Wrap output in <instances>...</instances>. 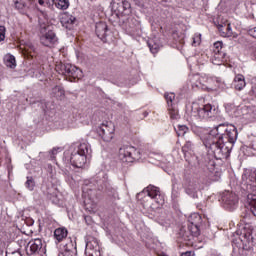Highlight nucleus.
Segmentation results:
<instances>
[{"mask_svg": "<svg viewBox=\"0 0 256 256\" xmlns=\"http://www.w3.org/2000/svg\"><path fill=\"white\" fill-rule=\"evenodd\" d=\"M26 253L27 255L47 256V250L43 247V240L39 238L30 240L26 246Z\"/></svg>", "mask_w": 256, "mask_h": 256, "instance_id": "f8f14e48", "label": "nucleus"}, {"mask_svg": "<svg viewBox=\"0 0 256 256\" xmlns=\"http://www.w3.org/2000/svg\"><path fill=\"white\" fill-rule=\"evenodd\" d=\"M221 203L227 211H235L239 207V196L235 192L224 191L221 194Z\"/></svg>", "mask_w": 256, "mask_h": 256, "instance_id": "9d476101", "label": "nucleus"}, {"mask_svg": "<svg viewBox=\"0 0 256 256\" xmlns=\"http://www.w3.org/2000/svg\"><path fill=\"white\" fill-rule=\"evenodd\" d=\"M112 10L117 15H129L131 13V3L127 0H113Z\"/></svg>", "mask_w": 256, "mask_h": 256, "instance_id": "2eb2a0df", "label": "nucleus"}, {"mask_svg": "<svg viewBox=\"0 0 256 256\" xmlns=\"http://www.w3.org/2000/svg\"><path fill=\"white\" fill-rule=\"evenodd\" d=\"M14 247H17V242H12L7 247L6 256H23V254H21V249L20 248L14 249Z\"/></svg>", "mask_w": 256, "mask_h": 256, "instance_id": "bb28decb", "label": "nucleus"}, {"mask_svg": "<svg viewBox=\"0 0 256 256\" xmlns=\"http://www.w3.org/2000/svg\"><path fill=\"white\" fill-rule=\"evenodd\" d=\"M39 37L40 43L44 47H49L50 49L59 45V37H57V33L53 29V25H49L45 22H41L39 20Z\"/></svg>", "mask_w": 256, "mask_h": 256, "instance_id": "423d86ee", "label": "nucleus"}, {"mask_svg": "<svg viewBox=\"0 0 256 256\" xmlns=\"http://www.w3.org/2000/svg\"><path fill=\"white\" fill-rule=\"evenodd\" d=\"M55 69L60 75L69 77L70 81H73V79H81V77H83V71L70 63L58 62Z\"/></svg>", "mask_w": 256, "mask_h": 256, "instance_id": "6e6552de", "label": "nucleus"}, {"mask_svg": "<svg viewBox=\"0 0 256 256\" xmlns=\"http://www.w3.org/2000/svg\"><path fill=\"white\" fill-rule=\"evenodd\" d=\"M224 61H227L225 59V52H213L211 57L213 65H222Z\"/></svg>", "mask_w": 256, "mask_h": 256, "instance_id": "a878e982", "label": "nucleus"}, {"mask_svg": "<svg viewBox=\"0 0 256 256\" xmlns=\"http://www.w3.org/2000/svg\"><path fill=\"white\" fill-rule=\"evenodd\" d=\"M75 21H77V18L70 14H64L61 18V23L66 29H72L73 25H75Z\"/></svg>", "mask_w": 256, "mask_h": 256, "instance_id": "393cba45", "label": "nucleus"}, {"mask_svg": "<svg viewBox=\"0 0 256 256\" xmlns=\"http://www.w3.org/2000/svg\"><path fill=\"white\" fill-rule=\"evenodd\" d=\"M223 42H215L213 45V53H223Z\"/></svg>", "mask_w": 256, "mask_h": 256, "instance_id": "ea45409f", "label": "nucleus"}, {"mask_svg": "<svg viewBox=\"0 0 256 256\" xmlns=\"http://www.w3.org/2000/svg\"><path fill=\"white\" fill-rule=\"evenodd\" d=\"M67 229L66 228H57L54 231V237L56 239V241H58L59 243H61V241H63V239L67 238Z\"/></svg>", "mask_w": 256, "mask_h": 256, "instance_id": "cd10ccee", "label": "nucleus"}, {"mask_svg": "<svg viewBox=\"0 0 256 256\" xmlns=\"http://www.w3.org/2000/svg\"><path fill=\"white\" fill-rule=\"evenodd\" d=\"M20 243H21V244L25 243V240H20Z\"/></svg>", "mask_w": 256, "mask_h": 256, "instance_id": "09e8293b", "label": "nucleus"}, {"mask_svg": "<svg viewBox=\"0 0 256 256\" xmlns=\"http://www.w3.org/2000/svg\"><path fill=\"white\" fill-rule=\"evenodd\" d=\"M248 95L249 97L252 99V100H255L256 99V84H254L250 91L248 92Z\"/></svg>", "mask_w": 256, "mask_h": 256, "instance_id": "79ce46f5", "label": "nucleus"}, {"mask_svg": "<svg viewBox=\"0 0 256 256\" xmlns=\"http://www.w3.org/2000/svg\"><path fill=\"white\" fill-rule=\"evenodd\" d=\"M82 195L84 197V205L95 209L97 200L101 197V193H105L108 197H117V190L109 184V179L105 171H100L94 179L86 182L82 187Z\"/></svg>", "mask_w": 256, "mask_h": 256, "instance_id": "f03ea898", "label": "nucleus"}, {"mask_svg": "<svg viewBox=\"0 0 256 256\" xmlns=\"http://www.w3.org/2000/svg\"><path fill=\"white\" fill-rule=\"evenodd\" d=\"M7 32V29L5 26H0V41H5V33Z\"/></svg>", "mask_w": 256, "mask_h": 256, "instance_id": "c03bdc74", "label": "nucleus"}, {"mask_svg": "<svg viewBox=\"0 0 256 256\" xmlns=\"http://www.w3.org/2000/svg\"><path fill=\"white\" fill-rule=\"evenodd\" d=\"M126 32L128 35H141V22L137 18L129 17L126 22Z\"/></svg>", "mask_w": 256, "mask_h": 256, "instance_id": "f3484780", "label": "nucleus"}, {"mask_svg": "<svg viewBox=\"0 0 256 256\" xmlns=\"http://www.w3.org/2000/svg\"><path fill=\"white\" fill-rule=\"evenodd\" d=\"M164 97L167 101L168 107H173V101H175V93H165Z\"/></svg>", "mask_w": 256, "mask_h": 256, "instance_id": "c9c22d12", "label": "nucleus"}, {"mask_svg": "<svg viewBox=\"0 0 256 256\" xmlns=\"http://www.w3.org/2000/svg\"><path fill=\"white\" fill-rule=\"evenodd\" d=\"M40 13H41V15H42L45 19H47V12H45V11H40Z\"/></svg>", "mask_w": 256, "mask_h": 256, "instance_id": "49530a36", "label": "nucleus"}, {"mask_svg": "<svg viewBox=\"0 0 256 256\" xmlns=\"http://www.w3.org/2000/svg\"><path fill=\"white\" fill-rule=\"evenodd\" d=\"M49 5H55L56 9L60 11H67V8L70 7L71 2L69 0H47Z\"/></svg>", "mask_w": 256, "mask_h": 256, "instance_id": "b1692460", "label": "nucleus"}, {"mask_svg": "<svg viewBox=\"0 0 256 256\" xmlns=\"http://www.w3.org/2000/svg\"><path fill=\"white\" fill-rule=\"evenodd\" d=\"M69 151L70 156H65L64 161L77 169H83L87 163V156L91 155V145L85 141L75 142L70 146Z\"/></svg>", "mask_w": 256, "mask_h": 256, "instance_id": "20e7f679", "label": "nucleus"}, {"mask_svg": "<svg viewBox=\"0 0 256 256\" xmlns=\"http://www.w3.org/2000/svg\"><path fill=\"white\" fill-rule=\"evenodd\" d=\"M193 133L202 141L204 147L215 159H229L233 145L237 142L239 132L233 124L223 123L208 130L204 127H194Z\"/></svg>", "mask_w": 256, "mask_h": 256, "instance_id": "f257e3e1", "label": "nucleus"}, {"mask_svg": "<svg viewBox=\"0 0 256 256\" xmlns=\"http://www.w3.org/2000/svg\"><path fill=\"white\" fill-rule=\"evenodd\" d=\"M96 131L105 143H110V141H113V137H115V125L111 122L102 123Z\"/></svg>", "mask_w": 256, "mask_h": 256, "instance_id": "9b49d317", "label": "nucleus"}, {"mask_svg": "<svg viewBox=\"0 0 256 256\" xmlns=\"http://www.w3.org/2000/svg\"><path fill=\"white\" fill-rule=\"evenodd\" d=\"M245 85H247L245 82V76L242 74H237L233 81L234 89H236V91H243V89H245Z\"/></svg>", "mask_w": 256, "mask_h": 256, "instance_id": "5701e85b", "label": "nucleus"}, {"mask_svg": "<svg viewBox=\"0 0 256 256\" xmlns=\"http://www.w3.org/2000/svg\"><path fill=\"white\" fill-rule=\"evenodd\" d=\"M188 227L195 235H201V230H199V225H201V215L198 213H192L188 218Z\"/></svg>", "mask_w": 256, "mask_h": 256, "instance_id": "6ab92c4d", "label": "nucleus"}, {"mask_svg": "<svg viewBox=\"0 0 256 256\" xmlns=\"http://www.w3.org/2000/svg\"><path fill=\"white\" fill-rule=\"evenodd\" d=\"M193 149H195V145L190 140L186 141L182 147V152L184 153L186 161L192 166L195 165V162L197 161V156L193 153Z\"/></svg>", "mask_w": 256, "mask_h": 256, "instance_id": "dca6fc26", "label": "nucleus"}, {"mask_svg": "<svg viewBox=\"0 0 256 256\" xmlns=\"http://www.w3.org/2000/svg\"><path fill=\"white\" fill-rule=\"evenodd\" d=\"M60 151H63L61 147H55L50 152H48V157L50 161H55V155H57V153H60Z\"/></svg>", "mask_w": 256, "mask_h": 256, "instance_id": "4c0bfd02", "label": "nucleus"}, {"mask_svg": "<svg viewBox=\"0 0 256 256\" xmlns=\"http://www.w3.org/2000/svg\"><path fill=\"white\" fill-rule=\"evenodd\" d=\"M39 5H45V0H38Z\"/></svg>", "mask_w": 256, "mask_h": 256, "instance_id": "de8ad7c7", "label": "nucleus"}, {"mask_svg": "<svg viewBox=\"0 0 256 256\" xmlns=\"http://www.w3.org/2000/svg\"><path fill=\"white\" fill-rule=\"evenodd\" d=\"M168 111L171 119H179V110L174 106H168Z\"/></svg>", "mask_w": 256, "mask_h": 256, "instance_id": "e433bc0d", "label": "nucleus"}, {"mask_svg": "<svg viewBox=\"0 0 256 256\" xmlns=\"http://www.w3.org/2000/svg\"><path fill=\"white\" fill-rule=\"evenodd\" d=\"M190 83L192 89H204L207 88V84H205V76H199V74L190 76Z\"/></svg>", "mask_w": 256, "mask_h": 256, "instance_id": "412c9836", "label": "nucleus"}, {"mask_svg": "<svg viewBox=\"0 0 256 256\" xmlns=\"http://www.w3.org/2000/svg\"><path fill=\"white\" fill-rule=\"evenodd\" d=\"M95 33L98 38H100L103 43H107V35H109V27L105 22L96 23Z\"/></svg>", "mask_w": 256, "mask_h": 256, "instance_id": "aec40b11", "label": "nucleus"}, {"mask_svg": "<svg viewBox=\"0 0 256 256\" xmlns=\"http://www.w3.org/2000/svg\"><path fill=\"white\" fill-rule=\"evenodd\" d=\"M192 39H193L192 45L194 47L201 45V34L199 33L194 34Z\"/></svg>", "mask_w": 256, "mask_h": 256, "instance_id": "a19ab883", "label": "nucleus"}, {"mask_svg": "<svg viewBox=\"0 0 256 256\" xmlns=\"http://www.w3.org/2000/svg\"><path fill=\"white\" fill-rule=\"evenodd\" d=\"M238 238L232 241L233 247L237 249H243L249 251L253 247V241H255L256 230L249 224H246L242 230L236 231Z\"/></svg>", "mask_w": 256, "mask_h": 256, "instance_id": "39448f33", "label": "nucleus"}, {"mask_svg": "<svg viewBox=\"0 0 256 256\" xmlns=\"http://www.w3.org/2000/svg\"><path fill=\"white\" fill-rule=\"evenodd\" d=\"M86 256H101V245L99 240L93 236H88L86 239Z\"/></svg>", "mask_w": 256, "mask_h": 256, "instance_id": "4468645a", "label": "nucleus"}, {"mask_svg": "<svg viewBox=\"0 0 256 256\" xmlns=\"http://www.w3.org/2000/svg\"><path fill=\"white\" fill-rule=\"evenodd\" d=\"M25 187L28 191H33L35 189V179H33L31 176L27 177Z\"/></svg>", "mask_w": 256, "mask_h": 256, "instance_id": "f704fd0d", "label": "nucleus"}, {"mask_svg": "<svg viewBox=\"0 0 256 256\" xmlns=\"http://www.w3.org/2000/svg\"><path fill=\"white\" fill-rule=\"evenodd\" d=\"M241 188L247 193L245 200L247 213H252L256 217V170H248L242 175Z\"/></svg>", "mask_w": 256, "mask_h": 256, "instance_id": "7ed1b4c3", "label": "nucleus"}, {"mask_svg": "<svg viewBox=\"0 0 256 256\" xmlns=\"http://www.w3.org/2000/svg\"><path fill=\"white\" fill-rule=\"evenodd\" d=\"M143 195H147V197L153 199L158 205H163V203H165L161 191L156 186L149 185L142 192L138 193V197H143Z\"/></svg>", "mask_w": 256, "mask_h": 256, "instance_id": "ddd939ff", "label": "nucleus"}, {"mask_svg": "<svg viewBox=\"0 0 256 256\" xmlns=\"http://www.w3.org/2000/svg\"><path fill=\"white\" fill-rule=\"evenodd\" d=\"M193 237H199V235H195L193 233V230H191L190 226H188L187 228L186 227L180 228L177 234V238L180 241H192Z\"/></svg>", "mask_w": 256, "mask_h": 256, "instance_id": "4be33fe9", "label": "nucleus"}, {"mask_svg": "<svg viewBox=\"0 0 256 256\" xmlns=\"http://www.w3.org/2000/svg\"><path fill=\"white\" fill-rule=\"evenodd\" d=\"M148 47L151 53L155 55V53H159V50L161 49V44H159V42H156L155 40H149Z\"/></svg>", "mask_w": 256, "mask_h": 256, "instance_id": "2f4dec72", "label": "nucleus"}, {"mask_svg": "<svg viewBox=\"0 0 256 256\" xmlns=\"http://www.w3.org/2000/svg\"><path fill=\"white\" fill-rule=\"evenodd\" d=\"M189 128H187V126L182 125L178 127V136L181 137V135H185V133H187Z\"/></svg>", "mask_w": 256, "mask_h": 256, "instance_id": "37998d69", "label": "nucleus"}, {"mask_svg": "<svg viewBox=\"0 0 256 256\" xmlns=\"http://www.w3.org/2000/svg\"><path fill=\"white\" fill-rule=\"evenodd\" d=\"M15 8L22 14H25V1L17 0L15 2Z\"/></svg>", "mask_w": 256, "mask_h": 256, "instance_id": "58836bf2", "label": "nucleus"}, {"mask_svg": "<svg viewBox=\"0 0 256 256\" xmlns=\"http://www.w3.org/2000/svg\"><path fill=\"white\" fill-rule=\"evenodd\" d=\"M185 193L188 194L192 199H197L199 197V187L197 186V181L186 179L183 184Z\"/></svg>", "mask_w": 256, "mask_h": 256, "instance_id": "a211bd4d", "label": "nucleus"}, {"mask_svg": "<svg viewBox=\"0 0 256 256\" xmlns=\"http://www.w3.org/2000/svg\"><path fill=\"white\" fill-rule=\"evenodd\" d=\"M4 63L6 65V67H9L10 69H15V67H17V63L15 61V56H13L11 54H7L4 57Z\"/></svg>", "mask_w": 256, "mask_h": 256, "instance_id": "c756f323", "label": "nucleus"}, {"mask_svg": "<svg viewBox=\"0 0 256 256\" xmlns=\"http://www.w3.org/2000/svg\"><path fill=\"white\" fill-rule=\"evenodd\" d=\"M204 85H206L204 91H213L215 89V78L205 76Z\"/></svg>", "mask_w": 256, "mask_h": 256, "instance_id": "473e14b6", "label": "nucleus"}, {"mask_svg": "<svg viewBox=\"0 0 256 256\" xmlns=\"http://www.w3.org/2000/svg\"><path fill=\"white\" fill-rule=\"evenodd\" d=\"M119 159L123 163H133L141 159V152L131 145H124L119 149Z\"/></svg>", "mask_w": 256, "mask_h": 256, "instance_id": "1a4fd4ad", "label": "nucleus"}, {"mask_svg": "<svg viewBox=\"0 0 256 256\" xmlns=\"http://www.w3.org/2000/svg\"><path fill=\"white\" fill-rule=\"evenodd\" d=\"M52 95L56 97V99H63V97H65V90L61 86H55L52 88Z\"/></svg>", "mask_w": 256, "mask_h": 256, "instance_id": "7c9ffc66", "label": "nucleus"}, {"mask_svg": "<svg viewBox=\"0 0 256 256\" xmlns=\"http://www.w3.org/2000/svg\"><path fill=\"white\" fill-rule=\"evenodd\" d=\"M187 113H189L192 119H211L219 113V110L213 104L200 106L199 103H193L190 106V110L187 109Z\"/></svg>", "mask_w": 256, "mask_h": 256, "instance_id": "0eeeda50", "label": "nucleus"}, {"mask_svg": "<svg viewBox=\"0 0 256 256\" xmlns=\"http://www.w3.org/2000/svg\"><path fill=\"white\" fill-rule=\"evenodd\" d=\"M218 30L222 33L223 37H233V28H231V24H227L226 31H223V25L218 26Z\"/></svg>", "mask_w": 256, "mask_h": 256, "instance_id": "72a5a7b5", "label": "nucleus"}, {"mask_svg": "<svg viewBox=\"0 0 256 256\" xmlns=\"http://www.w3.org/2000/svg\"><path fill=\"white\" fill-rule=\"evenodd\" d=\"M181 256H195V252L187 251L181 254Z\"/></svg>", "mask_w": 256, "mask_h": 256, "instance_id": "a18cd8bd", "label": "nucleus"}, {"mask_svg": "<svg viewBox=\"0 0 256 256\" xmlns=\"http://www.w3.org/2000/svg\"><path fill=\"white\" fill-rule=\"evenodd\" d=\"M77 247L73 245V242L70 241V243L65 245V251L60 253L59 256H75V251Z\"/></svg>", "mask_w": 256, "mask_h": 256, "instance_id": "c85d7f7f", "label": "nucleus"}]
</instances>
